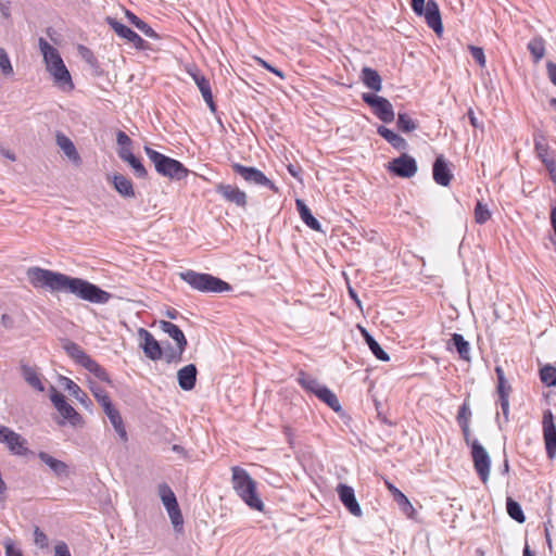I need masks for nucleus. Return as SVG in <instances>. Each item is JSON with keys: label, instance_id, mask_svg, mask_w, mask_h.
I'll list each match as a JSON object with an SVG mask.
<instances>
[{"label": "nucleus", "instance_id": "1", "mask_svg": "<svg viewBox=\"0 0 556 556\" xmlns=\"http://www.w3.org/2000/svg\"><path fill=\"white\" fill-rule=\"evenodd\" d=\"M27 278L35 288H48L51 291L70 292L91 303L104 304L111 299L109 292L87 280L39 267L28 268Z\"/></svg>", "mask_w": 556, "mask_h": 556}, {"label": "nucleus", "instance_id": "2", "mask_svg": "<svg viewBox=\"0 0 556 556\" xmlns=\"http://www.w3.org/2000/svg\"><path fill=\"white\" fill-rule=\"evenodd\" d=\"M38 46L43 56L46 68L53 77L54 84L64 90H72L74 88L72 77L59 51L43 38H39Z\"/></svg>", "mask_w": 556, "mask_h": 556}, {"label": "nucleus", "instance_id": "3", "mask_svg": "<svg viewBox=\"0 0 556 556\" xmlns=\"http://www.w3.org/2000/svg\"><path fill=\"white\" fill-rule=\"evenodd\" d=\"M232 486L239 497L252 509L263 511L264 503L256 493V483L249 472L240 467H232Z\"/></svg>", "mask_w": 556, "mask_h": 556}, {"label": "nucleus", "instance_id": "4", "mask_svg": "<svg viewBox=\"0 0 556 556\" xmlns=\"http://www.w3.org/2000/svg\"><path fill=\"white\" fill-rule=\"evenodd\" d=\"M144 152L160 175L175 180H180L188 175V169L179 161L168 157L147 146L144 147Z\"/></svg>", "mask_w": 556, "mask_h": 556}, {"label": "nucleus", "instance_id": "5", "mask_svg": "<svg viewBox=\"0 0 556 556\" xmlns=\"http://www.w3.org/2000/svg\"><path fill=\"white\" fill-rule=\"evenodd\" d=\"M179 277L190 285L193 289L201 292H216L220 293L229 291L231 287L224 280L214 277L210 274H201L194 270L188 269L181 271Z\"/></svg>", "mask_w": 556, "mask_h": 556}, {"label": "nucleus", "instance_id": "6", "mask_svg": "<svg viewBox=\"0 0 556 556\" xmlns=\"http://www.w3.org/2000/svg\"><path fill=\"white\" fill-rule=\"evenodd\" d=\"M90 390L98 403L102 406L111 425L119 435L122 441H127V432L119 412L113 406L109 394L98 384L91 383Z\"/></svg>", "mask_w": 556, "mask_h": 556}, {"label": "nucleus", "instance_id": "7", "mask_svg": "<svg viewBox=\"0 0 556 556\" xmlns=\"http://www.w3.org/2000/svg\"><path fill=\"white\" fill-rule=\"evenodd\" d=\"M50 400L61 416V419L56 421L58 425L64 426L68 424L73 428L84 427L85 420L83 416L66 402L65 396L61 392L56 391L54 387H51Z\"/></svg>", "mask_w": 556, "mask_h": 556}, {"label": "nucleus", "instance_id": "8", "mask_svg": "<svg viewBox=\"0 0 556 556\" xmlns=\"http://www.w3.org/2000/svg\"><path fill=\"white\" fill-rule=\"evenodd\" d=\"M160 328L163 332L167 333L176 343V348H169L164 353V359L167 364L179 363L182 361V354L188 345L187 339L181 329L166 320L160 321Z\"/></svg>", "mask_w": 556, "mask_h": 556}, {"label": "nucleus", "instance_id": "9", "mask_svg": "<svg viewBox=\"0 0 556 556\" xmlns=\"http://www.w3.org/2000/svg\"><path fill=\"white\" fill-rule=\"evenodd\" d=\"M157 492L164 507L167 510L168 517L174 529L177 532H180L184 527V518L175 493L166 483L159 484Z\"/></svg>", "mask_w": 556, "mask_h": 556}, {"label": "nucleus", "instance_id": "10", "mask_svg": "<svg viewBox=\"0 0 556 556\" xmlns=\"http://www.w3.org/2000/svg\"><path fill=\"white\" fill-rule=\"evenodd\" d=\"M471 458L478 477L486 483L490 477L491 457L478 440L471 442Z\"/></svg>", "mask_w": 556, "mask_h": 556}, {"label": "nucleus", "instance_id": "11", "mask_svg": "<svg viewBox=\"0 0 556 556\" xmlns=\"http://www.w3.org/2000/svg\"><path fill=\"white\" fill-rule=\"evenodd\" d=\"M363 101L368 104L375 115L383 123H391L394 121V110L391 102L375 93H363Z\"/></svg>", "mask_w": 556, "mask_h": 556}, {"label": "nucleus", "instance_id": "12", "mask_svg": "<svg viewBox=\"0 0 556 556\" xmlns=\"http://www.w3.org/2000/svg\"><path fill=\"white\" fill-rule=\"evenodd\" d=\"M231 167L233 172L240 175L248 184L264 186L276 193L278 192V188L275 186V184L269 180L260 169L244 166L239 163H233Z\"/></svg>", "mask_w": 556, "mask_h": 556}, {"label": "nucleus", "instance_id": "13", "mask_svg": "<svg viewBox=\"0 0 556 556\" xmlns=\"http://www.w3.org/2000/svg\"><path fill=\"white\" fill-rule=\"evenodd\" d=\"M0 442L5 444L12 454L25 456L29 453L26 439L8 427L0 426Z\"/></svg>", "mask_w": 556, "mask_h": 556}, {"label": "nucleus", "instance_id": "14", "mask_svg": "<svg viewBox=\"0 0 556 556\" xmlns=\"http://www.w3.org/2000/svg\"><path fill=\"white\" fill-rule=\"evenodd\" d=\"M542 425L546 454L548 458L553 459L556 455V426L549 409L543 413Z\"/></svg>", "mask_w": 556, "mask_h": 556}, {"label": "nucleus", "instance_id": "15", "mask_svg": "<svg viewBox=\"0 0 556 556\" xmlns=\"http://www.w3.org/2000/svg\"><path fill=\"white\" fill-rule=\"evenodd\" d=\"M388 168L399 177L410 178L417 172V163L413 156L403 153L390 162Z\"/></svg>", "mask_w": 556, "mask_h": 556}, {"label": "nucleus", "instance_id": "16", "mask_svg": "<svg viewBox=\"0 0 556 556\" xmlns=\"http://www.w3.org/2000/svg\"><path fill=\"white\" fill-rule=\"evenodd\" d=\"M138 336L142 340L141 348L143 353L149 359L157 361L164 356L161 344L150 331L144 328H139Z\"/></svg>", "mask_w": 556, "mask_h": 556}, {"label": "nucleus", "instance_id": "17", "mask_svg": "<svg viewBox=\"0 0 556 556\" xmlns=\"http://www.w3.org/2000/svg\"><path fill=\"white\" fill-rule=\"evenodd\" d=\"M108 25L121 37L131 42L135 48L143 50L146 49V41L134 30L126 25L118 22L116 18L108 16L105 18Z\"/></svg>", "mask_w": 556, "mask_h": 556}, {"label": "nucleus", "instance_id": "18", "mask_svg": "<svg viewBox=\"0 0 556 556\" xmlns=\"http://www.w3.org/2000/svg\"><path fill=\"white\" fill-rule=\"evenodd\" d=\"M337 493L341 503L344 505V507L349 510L351 515L355 517L362 516L363 511L359 503L355 497V493L352 486L340 483L337 486Z\"/></svg>", "mask_w": 556, "mask_h": 556}, {"label": "nucleus", "instance_id": "19", "mask_svg": "<svg viewBox=\"0 0 556 556\" xmlns=\"http://www.w3.org/2000/svg\"><path fill=\"white\" fill-rule=\"evenodd\" d=\"M192 79L194 80L195 85L198 86L204 101L207 103L210 110L215 113L216 112V105L213 101V94L211 90V85L208 79L201 74V72L197 68H191L188 71Z\"/></svg>", "mask_w": 556, "mask_h": 556}, {"label": "nucleus", "instance_id": "20", "mask_svg": "<svg viewBox=\"0 0 556 556\" xmlns=\"http://www.w3.org/2000/svg\"><path fill=\"white\" fill-rule=\"evenodd\" d=\"M216 192L220 194L227 202L233 203L240 207L247 205V194L238 187L226 184H218L216 186Z\"/></svg>", "mask_w": 556, "mask_h": 556}, {"label": "nucleus", "instance_id": "21", "mask_svg": "<svg viewBox=\"0 0 556 556\" xmlns=\"http://www.w3.org/2000/svg\"><path fill=\"white\" fill-rule=\"evenodd\" d=\"M426 18L427 25L433 29L437 35H441L443 31V24L441 18V13L439 5L435 0H428L426 4V9L422 12V15Z\"/></svg>", "mask_w": 556, "mask_h": 556}, {"label": "nucleus", "instance_id": "22", "mask_svg": "<svg viewBox=\"0 0 556 556\" xmlns=\"http://www.w3.org/2000/svg\"><path fill=\"white\" fill-rule=\"evenodd\" d=\"M433 179L434 181L443 187L450 185L453 174L447 165L446 160L443 155H439L433 163Z\"/></svg>", "mask_w": 556, "mask_h": 556}, {"label": "nucleus", "instance_id": "23", "mask_svg": "<svg viewBox=\"0 0 556 556\" xmlns=\"http://www.w3.org/2000/svg\"><path fill=\"white\" fill-rule=\"evenodd\" d=\"M198 370L195 365L189 364L177 371L179 387L185 391H190L197 382Z\"/></svg>", "mask_w": 556, "mask_h": 556}, {"label": "nucleus", "instance_id": "24", "mask_svg": "<svg viewBox=\"0 0 556 556\" xmlns=\"http://www.w3.org/2000/svg\"><path fill=\"white\" fill-rule=\"evenodd\" d=\"M109 179L112 180L114 189L123 198H135L134 185L130 179L122 174H114L113 176L109 177Z\"/></svg>", "mask_w": 556, "mask_h": 556}, {"label": "nucleus", "instance_id": "25", "mask_svg": "<svg viewBox=\"0 0 556 556\" xmlns=\"http://www.w3.org/2000/svg\"><path fill=\"white\" fill-rule=\"evenodd\" d=\"M39 459L45 463L56 477H67L70 475L68 466L46 452H39Z\"/></svg>", "mask_w": 556, "mask_h": 556}, {"label": "nucleus", "instance_id": "26", "mask_svg": "<svg viewBox=\"0 0 556 556\" xmlns=\"http://www.w3.org/2000/svg\"><path fill=\"white\" fill-rule=\"evenodd\" d=\"M361 79L368 89L375 92H378L382 89V78L379 73L371 67H363Z\"/></svg>", "mask_w": 556, "mask_h": 556}, {"label": "nucleus", "instance_id": "27", "mask_svg": "<svg viewBox=\"0 0 556 556\" xmlns=\"http://www.w3.org/2000/svg\"><path fill=\"white\" fill-rule=\"evenodd\" d=\"M446 346L448 350L454 348L462 359L470 361V345L462 334L453 333Z\"/></svg>", "mask_w": 556, "mask_h": 556}, {"label": "nucleus", "instance_id": "28", "mask_svg": "<svg viewBox=\"0 0 556 556\" xmlns=\"http://www.w3.org/2000/svg\"><path fill=\"white\" fill-rule=\"evenodd\" d=\"M377 132L396 150L404 151L408 147L407 141L403 137H401L400 135H397L396 132H394L393 130L389 129L386 126H379L377 128Z\"/></svg>", "mask_w": 556, "mask_h": 556}, {"label": "nucleus", "instance_id": "29", "mask_svg": "<svg viewBox=\"0 0 556 556\" xmlns=\"http://www.w3.org/2000/svg\"><path fill=\"white\" fill-rule=\"evenodd\" d=\"M63 349L67 353L70 357L75 359L79 365L84 368L88 365V363L92 359L89 355H87L84 350L75 342L66 341L63 344Z\"/></svg>", "mask_w": 556, "mask_h": 556}, {"label": "nucleus", "instance_id": "30", "mask_svg": "<svg viewBox=\"0 0 556 556\" xmlns=\"http://www.w3.org/2000/svg\"><path fill=\"white\" fill-rule=\"evenodd\" d=\"M295 204H296L298 212H299L303 223L311 229L320 231L321 230L320 223L313 216V214L311 213V210L306 206V204L300 199H298L295 201Z\"/></svg>", "mask_w": 556, "mask_h": 556}, {"label": "nucleus", "instance_id": "31", "mask_svg": "<svg viewBox=\"0 0 556 556\" xmlns=\"http://www.w3.org/2000/svg\"><path fill=\"white\" fill-rule=\"evenodd\" d=\"M56 143L61 148V150L64 152V154L72 161L77 162L79 161V154L72 142V140L66 137L63 134L56 135Z\"/></svg>", "mask_w": 556, "mask_h": 556}, {"label": "nucleus", "instance_id": "32", "mask_svg": "<svg viewBox=\"0 0 556 556\" xmlns=\"http://www.w3.org/2000/svg\"><path fill=\"white\" fill-rule=\"evenodd\" d=\"M321 402L327 404L331 409L336 413H340L342 410L341 404L337 395L328 389L326 386L318 390V394L316 395Z\"/></svg>", "mask_w": 556, "mask_h": 556}, {"label": "nucleus", "instance_id": "33", "mask_svg": "<svg viewBox=\"0 0 556 556\" xmlns=\"http://www.w3.org/2000/svg\"><path fill=\"white\" fill-rule=\"evenodd\" d=\"M61 386L70 392L77 401L85 404L88 401L87 394L76 384L72 379L67 377H61Z\"/></svg>", "mask_w": 556, "mask_h": 556}, {"label": "nucleus", "instance_id": "34", "mask_svg": "<svg viewBox=\"0 0 556 556\" xmlns=\"http://www.w3.org/2000/svg\"><path fill=\"white\" fill-rule=\"evenodd\" d=\"M362 334L368 344L370 351L372 354L382 362H388L390 359L387 352L383 351V349L380 346V344L369 334V332L362 328Z\"/></svg>", "mask_w": 556, "mask_h": 556}, {"label": "nucleus", "instance_id": "35", "mask_svg": "<svg viewBox=\"0 0 556 556\" xmlns=\"http://www.w3.org/2000/svg\"><path fill=\"white\" fill-rule=\"evenodd\" d=\"M22 375L25 379V381L35 390L42 392L45 390V387L36 371L35 368L29 367L27 365L22 366Z\"/></svg>", "mask_w": 556, "mask_h": 556}, {"label": "nucleus", "instance_id": "36", "mask_svg": "<svg viewBox=\"0 0 556 556\" xmlns=\"http://www.w3.org/2000/svg\"><path fill=\"white\" fill-rule=\"evenodd\" d=\"M298 382L303 389L315 395L318 394V390H321L325 387L316 378L308 376L303 371H300Z\"/></svg>", "mask_w": 556, "mask_h": 556}, {"label": "nucleus", "instance_id": "37", "mask_svg": "<svg viewBox=\"0 0 556 556\" xmlns=\"http://www.w3.org/2000/svg\"><path fill=\"white\" fill-rule=\"evenodd\" d=\"M528 50L530 51L533 62L539 63L545 55V43L542 37H535L528 43Z\"/></svg>", "mask_w": 556, "mask_h": 556}, {"label": "nucleus", "instance_id": "38", "mask_svg": "<svg viewBox=\"0 0 556 556\" xmlns=\"http://www.w3.org/2000/svg\"><path fill=\"white\" fill-rule=\"evenodd\" d=\"M397 129L402 132H412L418 128L417 121L413 119L407 113H399L396 121Z\"/></svg>", "mask_w": 556, "mask_h": 556}, {"label": "nucleus", "instance_id": "39", "mask_svg": "<svg viewBox=\"0 0 556 556\" xmlns=\"http://www.w3.org/2000/svg\"><path fill=\"white\" fill-rule=\"evenodd\" d=\"M387 485H388V489L394 495V498H395L396 503L402 507V509H403V511L405 514L410 515V513L415 511V509H414L412 503L409 502V500L399 489H396L391 483H387Z\"/></svg>", "mask_w": 556, "mask_h": 556}, {"label": "nucleus", "instance_id": "40", "mask_svg": "<svg viewBox=\"0 0 556 556\" xmlns=\"http://www.w3.org/2000/svg\"><path fill=\"white\" fill-rule=\"evenodd\" d=\"M507 514L509 517L514 520H516L519 523H523L526 520L525 514L521 509V506L519 503L514 501L511 497L507 498L506 503Z\"/></svg>", "mask_w": 556, "mask_h": 556}, {"label": "nucleus", "instance_id": "41", "mask_svg": "<svg viewBox=\"0 0 556 556\" xmlns=\"http://www.w3.org/2000/svg\"><path fill=\"white\" fill-rule=\"evenodd\" d=\"M540 379L546 387H556V367L553 365H544L540 369Z\"/></svg>", "mask_w": 556, "mask_h": 556}, {"label": "nucleus", "instance_id": "42", "mask_svg": "<svg viewBox=\"0 0 556 556\" xmlns=\"http://www.w3.org/2000/svg\"><path fill=\"white\" fill-rule=\"evenodd\" d=\"M85 368L88 371L92 372L101 381H104L109 384L112 383L106 370L102 366H100L96 361L91 359Z\"/></svg>", "mask_w": 556, "mask_h": 556}, {"label": "nucleus", "instance_id": "43", "mask_svg": "<svg viewBox=\"0 0 556 556\" xmlns=\"http://www.w3.org/2000/svg\"><path fill=\"white\" fill-rule=\"evenodd\" d=\"M128 156L129 157L126 161V163H128V165L132 168L134 174L138 178H146L148 173H147L146 167L141 163V161L138 157H136L135 155H128Z\"/></svg>", "mask_w": 556, "mask_h": 556}, {"label": "nucleus", "instance_id": "44", "mask_svg": "<svg viewBox=\"0 0 556 556\" xmlns=\"http://www.w3.org/2000/svg\"><path fill=\"white\" fill-rule=\"evenodd\" d=\"M534 148L538 157L542 161V163L544 162V159H551L548 155V146L545 142L543 136H538L534 138Z\"/></svg>", "mask_w": 556, "mask_h": 556}, {"label": "nucleus", "instance_id": "45", "mask_svg": "<svg viewBox=\"0 0 556 556\" xmlns=\"http://www.w3.org/2000/svg\"><path fill=\"white\" fill-rule=\"evenodd\" d=\"M491 217V212L489 211L488 206L482 204L480 201L477 202V205L475 207V219L478 224H484L488 222Z\"/></svg>", "mask_w": 556, "mask_h": 556}, {"label": "nucleus", "instance_id": "46", "mask_svg": "<svg viewBox=\"0 0 556 556\" xmlns=\"http://www.w3.org/2000/svg\"><path fill=\"white\" fill-rule=\"evenodd\" d=\"M0 70L1 73L5 76H10L13 74V67L7 51L3 48H0Z\"/></svg>", "mask_w": 556, "mask_h": 556}, {"label": "nucleus", "instance_id": "47", "mask_svg": "<svg viewBox=\"0 0 556 556\" xmlns=\"http://www.w3.org/2000/svg\"><path fill=\"white\" fill-rule=\"evenodd\" d=\"M470 417H471V410H470L467 402H464V404L459 407L458 413H457V417H456L457 422L459 425H463V422L469 424Z\"/></svg>", "mask_w": 556, "mask_h": 556}, {"label": "nucleus", "instance_id": "48", "mask_svg": "<svg viewBox=\"0 0 556 556\" xmlns=\"http://www.w3.org/2000/svg\"><path fill=\"white\" fill-rule=\"evenodd\" d=\"M470 53H471V56L473 58V60L481 66H485V55H484V51L482 48L480 47H476V46H469L468 47Z\"/></svg>", "mask_w": 556, "mask_h": 556}, {"label": "nucleus", "instance_id": "49", "mask_svg": "<svg viewBox=\"0 0 556 556\" xmlns=\"http://www.w3.org/2000/svg\"><path fill=\"white\" fill-rule=\"evenodd\" d=\"M34 541L40 548L48 547V536L38 527L34 530Z\"/></svg>", "mask_w": 556, "mask_h": 556}, {"label": "nucleus", "instance_id": "50", "mask_svg": "<svg viewBox=\"0 0 556 556\" xmlns=\"http://www.w3.org/2000/svg\"><path fill=\"white\" fill-rule=\"evenodd\" d=\"M5 549V556H23L22 551L14 546L11 539H7L3 543Z\"/></svg>", "mask_w": 556, "mask_h": 556}, {"label": "nucleus", "instance_id": "51", "mask_svg": "<svg viewBox=\"0 0 556 556\" xmlns=\"http://www.w3.org/2000/svg\"><path fill=\"white\" fill-rule=\"evenodd\" d=\"M136 28H138L140 31H142L149 38H152V39L159 38V35L155 33V30L150 25H148L144 21H141Z\"/></svg>", "mask_w": 556, "mask_h": 556}, {"label": "nucleus", "instance_id": "52", "mask_svg": "<svg viewBox=\"0 0 556 556\" xmlns=\"http://www.w3.org/2000/svg\"><path fill=\"white\" fill-rule=\"evenodd\" d=\"M255 61L257 62L258 65H261L262 67L266 68L267 71L274 73L275 75L280 77L281 79L285 78V75H283V73L280 70L271 66L269 63H267L262 58L255 56Z\"/></svg>", "mask_w": 556, "mask_h": 556}, {"label": "nucleus", "instance_id": "53", "mask_svg": "<svg viewBox=\"0 0 556 556\" xmlns=\"http://www.w3.org/2000/svg\"><path fill=\"white\" fill-rule=\"evenodd\" d=\"M510 390L511 388L506 379L497 380V393L500 397L503 395L509 396Z\"/></svg>", "mask_w": 556, "mask_h": 556}, {"label": "nucleus", "instance_id": "54", "mask_svg": "<svg viewBox=\"0 0 556 556\" xmlns=\"http://www.w3.org/2000/svg\"><path fill=\"white\" fill-rule=\"evenodd\" d=\"M425 0H410V5L414 13L418 16L422 15L424 10L426 9Z\"/></svg>", "mask_w": 556, "mask_h": 556}, {"label": "nucleus", "instance_id": "55", "mask_svg": "<svg viewBox=\"0 0 556 556\" xmlns=\"http://www.w3.org/2000/svg\"><path fill=\"white\" fill-rule=\"evenodd\" d=\"M54 556H72L68 546L64 542H59L54 546Z\"/></svg>", "mask_w": 556, "mask_h": 556}, {"label": "nucleus", "instance_id": "56", "mask_svg": "<svg viewBox=\"0 0 556 556\" xmlns=\"http://www.w3.org/2000/svg\"><path fill=\"white\" fill-rule=\"evenodd\" d=\"M116 142L119 146V148L130 147L131 139L124 131L119 130L116 135Z\"/></svg>", "mask_w": 556, "mask_h": 556}, {"label": "nucleus", "instance_id": "57", "mask_svg": "<svg viewBox=\"0 0 556 556\" xmlns=\"http://www.w3.org/2000/svg\"><path fill=\"white\" fill-rule=\"evenodd\" d=\"M79 50H80L81 56L86 60V62H88L91 65H93L96 63V58H94L93 53L88 48L80 46Z\"/></svg>", "mask_w": 556, "mask_h": 556}, {"label": "nucleus", "instance_id": "58", "mask_svg": "<svg viewBox=\"0 0 556 556\" xmlns=\"http://www.w3.org/2000/svg\"><path fill=\"white\" fill-rule=\"evenodd\" d=\"M508 397L509 396H505V395L500 397V404H501L502 413H503V416L505 417L506 420H508V415H509V401H508Z\"/></svg>", "mask_w": 556, "mask_h": 556}, {"label": "nucleus", "instance_id": "59", "mask_svg": "<svg viewBox=\"0 0 556 556\" xmlns=\"http://www.w3.org/2000/svg\"><path fill=\"white\" fill-rule=\"evenodd\" d=\"M546 70L549 80L556 86V64L552 61L547 62Z\"/></svg>", "mask_w": 556, "mask_h": 556}, {"label": "nucleus", "instance_id": "60", "mask_svg": "<svg viewBox=\"0 0 556 556\" xmlns=\"http://www.w3.org/2000/svg\"><path fill=\"white\" fill-rule=\"evenodd\" d=\"M460 426V429H462V432H463V435H464V441L466 442L467 445H470L471 446V440H470V428H469V424H465L463 422V425H459Z\"/></svg>", "mask_w": 556, "mask_h": 556}, {"label": "nucleus", "instance_id": "61", "mask_svg": "<svg viewBox=\"0 0 556 556\" xmlns=\"http://www.w3.org/2000/svg\"><path fill=\"white\" fill-rule=\"evenodd\" d=\"M128 155H134V153L130 150V147H122L118 149V156L121 160L126 162L129 157Z\"/></svg>", "mask_w": 556, "mask_h": 556}, {"label": "nucleus", "instance_id": "62", "mask_svg": "<svg viewBox=\"0 0 556 556\" xmlns=\"http://www.w3.org/2000/svg\"><path fill=\"white\" fill-rule=\"evenodd\" d=\"M125 16L127 17V20L129 21L130 24H132L135 27L138 26V24L142 21L140 20L136 14H134L131 11L129 10H126L125 11Z\"/></svg>", "mask_w": 556, "mask_h": 556}, {"label": "nucleus", "instance_id": "63", "mask_svg": "<svg viewBox=\"0 0 556 556\" xmlns=\"http://www.w3.org/2000/svg\"><path fill=\"white\" fill-rule=\"evenodd\" d=\"M543 164L545 165L546 169L549 172L551 169H555L556 168V163L554 161V159H544V162Z\"/></svg>", "mask_w": 556, "mask_h": 556}, {"label": "nucleus", "instance_id": "64", "mask_svg": "<svg viewBox=\"0 0 556 556\" xmlns=\"http://www.w3.org/2000/svg\"><path fill=\"white\" fill-rule=\"evenodd\" d=\"M1 319H2V324L4 327H7V328L12 327L13 320L9 315H7V314L2 315Z\"/></svg>", "mask_w": 556, "mask_h": 556}]
</instances>
